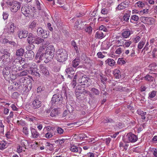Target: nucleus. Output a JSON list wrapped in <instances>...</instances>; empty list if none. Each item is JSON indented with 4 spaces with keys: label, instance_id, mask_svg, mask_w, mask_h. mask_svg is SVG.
Wrapping results in <instances>:
<instances>
[{
    "label": "nucleus",
    "instance_id": "obj_36",
    "mask_svg": "<svg viewBox=\"0 0 157 157\" xmlns=\"http://www.w3.org/2000/svg\"><path fill=\"white\" fill-rule=\"evenodd\" d=\"M131 34V31L129 30L124 31L122 33V36L123 38L128 37Z\"/></svg>",
    "mask_w": 157,
    "mask_h": 157
},
{
    "label": "nucleus",
    "instance_id": "obj_19",
    "mask_svg": "<svg viewBox=\"0 0 157 157\" xmlns=\"http://www.w3.org/2000/svg\"><path fill=\"white\" fill-rule=\"evenodd\" d=\"M28 32L27 31L25 30H21L18 32V35L19 37L21 39L26 37L27 36Z\"/></svg>",
    "mask_w": 157,
    "mask_h": 157
},
{
    "label": "nucleus",
    "instance_id": "obj_7",
    "mask_svg": "<svg viewBox=\"0 0 157 157\" xmlns=\"http://www.w3.org/2000/svg\"><path fill=\"white\" fill-rule=\"evenodd\" d=\"M21 7V5L18 2L13 1L10 3V10L12 12H16Z\"/></svg>",
    "mask_w": 157,
    "mask_h": 157
},
{
    "label": "nucleus",
    "instance_id": "obj_55",
    "mask_svg": "<svg viewBox=\"0 0 157 157\" xmlns=\"http://www.w3.org/2000/svg\"><path fill=\"white\" fill-rule=\"evenodd\" d=\"M31 66L30 67V69H36L37 68V66L36 64L34 62H32L30 64Z\"/></svg>",
    "mask_w": 157,
    "mask_h": 157
},
{
    "label": "nucleus",
    "instance_id": "obj_15",
    "mask_svg": "<svg viewBox=\"0 0 157 157\" xmlns=\"http://www.w3.org/2000/svg\"><path fill=\"white\" fill-rule=\"evenodd\" d=\"M75 27L78 30L83 29L84 27L83 21L80 20H77L75 23Z\"/></svg>",
    "mask_w": 157,
    "mask_h": 157
},
{
    "label": "nucleus",
    "instance_id": "obj_45",
    "mask_svg": "<svg viewBox=\"0 0 157 157\" xmlns=\"http://www.w3.org/2000/svg\"><path fill=\"white\" fill-rule=\"evenodd\" d=\"M77 78H76L75 79V75L74 76L73 79L72 81L71 82L70 84V86L71 87L73 88H74L76 85V79Z\"/></svg>",
    "mask_w": 157,
    "mask_h": 157
},
{
    "label": "nucleus",
    "instance_id": "obj_23",
    "mask_svg": "<svg viewBox=\"0 0 157 157\" xmlns=\"http://www.w3.org/2000/svg\"><path fill=\"white\" fill-rule=\"evenodd\" d=\"M105 36V33H104L101 31H98L95 35V37L98 39H102Z\"/></svg>",
    "mask_w": 157,
    "mask_h": 157
},
{
    "label": "nucleus",
    "instance_id": "obj_51",
    "mask_svg": "<svg viewBox=\"0 0 157 157\" xmlns=\"http://www.w3.org/2000/svg\"><path fill=\"white\" fill-rule=\"evenodd\" d=\"M11 73L12 74H10V79H12V80H14L16 78V72H14V71H12ZM11 73L10 72V74Z\"/></svg>",
    "mask_w": 157,
    "mask_h": 157
},
{
    "label": "nucleus",
    "instance_id": "obj_16",
    "mask_svg": "<svg viewBox=\"0 0 157 157\" xmlns=\"http://www.w3.org/2000/svg\"><path fill=\"white\" fill-rule=\"evenodd\" d=\"M48 56L46 52L44 53H42L40 56L39 59L40 60L43 61L47 63L51 61L50 59H48Z\"/></svg>",
    "mask_w": 157,
    "mask_h": 157
},
{
    "label": "nucleus",
    "instance_id": "obj_9",
    "mask_svg": "<svg viewBox=\"0 0 157 157\" xmlns=\"http://www.w3.org/2000/svg\"><path fill=\"white\" fill-rule=\"evenodd\" d=\"M3 74L5 79L9 82H10V67H7L3 71Z\"/></svg>",
    "mask_w": 157,
    "mask_h": 157
},
{
    "label": "nucleus",
    "instance_id": "obj_18",
    "mask_svg": "<svg viewBox=\"0 0 157 157\" xmlns=\"http://www.w3.org/2000/svg\"><path fill=\"white\" fill-rule=\"evenodd\" d=\"M65 72L68 75V77L70 78H72V76H71L69 74L73 75L75 74V71L73 68L71 67H68L65 70Z\"/></svg>",
    "mask_w": 157,
    "mask_h": 157
},
{
    "label": "nucleus",
    "instance_id": "obj_22",
    "mask_svg": "<svg viewBox=\"0 0 157 157\" xmlns=\"http://www.w3.org/2000/svg\"><path fill=\"white\" fill-rule=\"evenodd\" d=\"M129 145L127 143L124 142H120L119 144V147L120 149H122L123 151L124 150H127Z\"/></svg>",
    "mask_w": 157,
    "mask_h": 157
},
{
    "label": "nucleus",
    "instance_id": "obj_47",
    "mask_svg": "<svg viewBox=\"0 0 157 157\" xmlns=\"http://www.w3.org/2000/svg\"><path fill=\"white\" fill-rule=\"evenodd\" d=\"M31 74L33 75H34L36 76L40 77V74L39 72L36 71H33L31 70Z\"/></svg>",
    "mask_w": 157,
    "mask_h": 157
},
{
    "label": "nucleus",
    "instance_id": "obj_24",
    "mask_svg": "<svg viewBox=\"0 0 157 157\" xmlns=\"http://www.w3.org/2000/svg\"><path fill=\"white\" fill-rule=\"evenodd\" d=\"M37 35L43 37L44 36L45 34L47 35V32H44V30L41 28H39L37 30Z\"/></svg>",
    "mask_w": 157,
    "mask_h": 157
},
{
    "label": "nucleus",
    "instance_id": "obj_53",
    "mask_svg": "<svg viewBox=\"0 0 157 157\" xmlns=\"http://www.w3.org/2000/svg\"><path fill=\"white\" fill-rule=\"evenodd\" d=\"M55 51L54 46L52 45H50L48 46L46 48V51Z\"/></svg>",
    "mask_w": 157,
    "mask_h": 157
},
{
    "label": "nucleus",
    "instance_id": "obj_29",
    "mask_svg": "<svg viewBox=\"0 0 157 157\" xmlns=\"http://www.w3.org/2000/svg\"><path fill=\"white\" fill-rule=\"evenodd\" d=\"M45 52L47 54V55L48 56V59H50L51 60L53 59L54 57L55 53V51H46Z\"/></svg>",
    "mask_w": 157,
    "mask_h": 157
},
{
    "label": "nucleus",
    "instance_id": "obj_49",
    "mask_svg": "<svg viewBox=\"0 0 157 157\" xmlns=\"http://www.w3.org/2000/svg\"><path fill=\"white\" fill-rule=\"evenodd\" d=\"M91 91L95 95H98L99 94L100 91L97 89L94 88H93L91 90Z\"/></svg>",
    "mask_w": 157,
    "mask_h": 157
},
{
    "label": "nucleus",
    "instance_id": "obj_44",
    "mask_svg": "<svg viewBox=\"0 0 157 157\" xmlns=\"http://www.w3.org/2000/svg\"><path fill=\"white\" fill-rule=\"evenodd\" d=\"M28 72L27 70H24L22 71L17 74V75L18 76L20 77H22L23 76H25L28 75Z\"/></svg>",
    "mask_w": 157,
    "mask_h": 157
},
{
    "label": "nucleus",
    "instance_id": "obj_21",
    "mask_svg": "<svg viewBox=\"0 0 157 157\" xmlns=\"http://www.w3.org/2000/svg\"><path fill=\"white\" fill-rule=\"evenodd\" d=\"M59 113V108H55L52 109L51 112L50 116L51 117H56Z\"/></svg>",
    "mask_w": 157,
    "mask_h": 157
},
{
    "label": "nucleus",
    "instance_id": "obj_5",
    "mask_svg": "<svg viewBox=\"0 0 157 157\" xmlns=\"http://www.w3.org/2000/svg\"><path fill=\"white\" fill-rule=\"evenodd\" d=\"M63 99L62 95L59 94H54L52 98L51 103L52 105L56 103L58 104L59 102H61Z\"/></svg>",
    "mask_w": 157,
    "mask_h": 157
},
{
    "label": "nucleus",
    "instance_id": "obj_31",
    "mask_svg": "<svg viewBox=\"0 0 157 157\" xmlns=\"http://www.w3.org/2000/svg\"><path fill=\"white\" fill-rule=\"evenodd\" d=\"M106 64H107L109 66L111 67L114 66L115 65V62L113 59L108 58L105 61Z\"/></svg>",
    "mask_w": 157,
    "mask_h": 157
},
{
    "label": "nucleus",
    "instance_id": "obj_26",
    "mask_svg": "<svg viewBox=\"0 0 157 157\" xmlns=\"http://www.w3.org/2000/svg\"><path fill=\"white\" fill-rule=\"evenodd\" d=\"M116 42L117 44H123L124 43V38L121 36H117L116 37Z\"/></svg>",
    "mask_w": 157,
    "mask_h": 157
},
{
    "label": "nucleus",
    "instance_id": "obj_20",
    "mask_svg": "<svg viewBox=\"0 0 157 157\" xmlns=\"http://www.w3.org/2000/svg\"><path fill=\"white\" fill-rule=\"evenodd\" d=\"M18 60L15 59L12 62V66L10 67V69L12 70V71H13L14 72H17V64H18L17 62Z\"/></svg>",
    "mask_w": 157,
    "mask_h": 157
},
{
    "label": "nucleus",
    "instance_id": "obj_12",
    "mask_svg": "<svg viewBox=\"0 0 157 157\" xmlns=\"http://www.w3.org/2000/svg\"><path fill=\"white\" fill-rule=\"evenodd\" d=\"M70 150L72 152H76L79 154H80L82 151V148L81 147L74 144L71 145Z\"/></svg>",
    "mask_w": 157,
    "mask_h": 157
},
{
    "label": "nucleus",
    "instance_id": "obj_56",
    "mask_svg": "<svg viewBox=\"0 0 157 157\" xmlns=\"http://www.w3.org/2000/svg\"><path fill=\"white\" fill-rule=\"evenodd\" d=\"M138 7L142 8L144 6V4L141 1H139L136 4Z\"/></svg>",
    "mask_w": 157,
    "mask_h": 157
},
{
    "label": "nucleus",
    "instance_id": "obj_34",
    "mask_svg": "<svg viewBox=\"0 0 157 157\" xmlns=\"http://www.w3.org/2000/svg\"><path fill=\"white\" fill-rule=\"evenodd\" d=\"M11 85L10 86L11 90H15L17 89V88L19 84L16 82H13L11 83Z\"/></svg>",
    "mask_w": 157,
    "mask_h": 157
},
{
    "label": "nucleus",
    "instance_id": "obj_50",
    "mask_svg": "<svg viewBox=\"0 0 157 157\" xmlns=\"http://www.w3.org/2000/svg\"><path fill=\"white\" fill-rule=\"evenodd\" d=\"M129 14L128 13H126L123 16V19L124 21H126V22H128V21L129 19Z\"/></svg>",
    "mask_w": 157,
    "mask_h": 157
},
{
    "label": "nucleus",
    "instance_id": "obj_8",
    "mask_svg": "<svg viewBox=\"0 0 157 157\" xmlns=\"http://www.w3.org/2000/svg\"><path fill=\"white\" fill-rule=\"evenodd\" d=\"M26 81V84L25 85V87L28 89V90H30L32 88V80L28 78L26 80L25 79L22 78L20 80L21 85H24V82L23 81Z\"/></svg>",
    "mask_w": 157,
    "mask_h": 157
},
{
    "label": "nucleus",
    "instance_id": "obj_14",
    "mask_svg": "<svg viewBox=\"0 0 157 157\" xmlns=\"http://www.w3.org/2000/svg\"><path fill=\"white\" fill-rule=\"evenodd\" d=\"M140 20L144 24L151 25L152 23L151 18L148 17H141L140 18Z\"/></svg>",
    "mask_w": 157,
    "mask_h": 157
},
{
    "label": "nucleus",
    "instance_id": "obj_58",
    "mask_svg": "<svg viewBox=\"0 0 157 157\" xmlns=\"http://www.w3.org/2000/svg\"><path fill=\"white\" fill-rule=\"evenodd\" d=\"M100 77V79L101 80L102 83L103 84H104L105 82L107 80L106 77L105 76H102L101 75Z\"/></svg>",
    "mask_w": 157,
    "mask_h": 157
},
{
    "label": "nucleus",
    "instance_id": "obj_30",
    "mask_svg": "<svg viewBox=\"0 0 157 157\" xmlns=\"http://www.w3.org/2000/svg\"><path fill=\"white\" fill-rule=\"evenodd\" d=\"M50 44V42L48 40H45L44 39V42L43 43H42V47L40 48L38 50L39 52H40V50H44V48H46L47 46H48Z\"/></svg>",
    "mask_w": 157,
    "mask_h": 157
},
{
    "label": "nucleus",
    "instance_id": "obj_11",
    "mask_svg": "<svg viewBox=\"0 0 157 157\" xmlns=\"http://www.w3.org/2000/svg\"><path fill=\"white\" fill-rule=\"evenodd\" d=\"M40 72L45 76H48L49 74V72L47 68L43 64H40L39 66Z\"/></svg>",
    "mask_w": 157,
    "mask_h": 157
},
{
    "label": "nucleus",
    "instance_id": "obj_54",
    "mask_svg": "<svg viewBox=\"0 0 157 157\" xmlns=\"http://www.w3.org/2000/svg\"><path fill=\"white\" fill-rule=\"evenodd\" d=\"M16 28V26L14 23H12L10 25V33H13L14 29Z\"/></svg>",
    "mask_w": 157,
    "mask_h": 157
},
{
    "label": "nucleus",
    "instance_id": "obj_17",
    "mask_svg": "<svg viewBox=\"0 0 157 157\" xmlns=\"http://www.w3.org/2000/svg\"><path fill=\"white\" fill-rule=\"evenodd\" d=\"M25 56V58L29 60L32 59L34 57V53L32 50L28 51L26 52Z\"/></svg>",
    "mask_w": 157,
    "mask_h": 157
},
{
    "label": "nucleus",
    "instance_id": "obj_2",
    "mask_svg": "<svg viewBox=\"0 0 157 157\" xmlns=\"http://www.w3.org/2000/svg\"><path fill=\"white\" fill-rule=\"evenodd\" d=\"M56 55L57 61L59 62H63L67 59L68 52L64 49L62 48L58 49L56 52Z\"/></svg>",
    "mask_w": 157,
    "mask_h": 157
},
{
    "label": "nucleus",
    "instance_id": "obj_33",
    "mask_svg": "<svg viewBox=\"0 0 157 157\" xmlns=\"http://www.w3.org/2000/svg\"><path fill=\"white\" fill-rule=\"evenodd\" d=\"M44 42V39L39 37H37L34 39V43L37 44H42Z\"/></svg>",
    "mask_w": 157,
    "mask_h": 157
},
{
    "label": "nucleus",
    "instance_id": "obj_10",
    "mask_svg": "<svg viewBox=\"0 0 157 157\" xmlns=\"http://www.w3.org/2000/svg\"><path fill=\"white\" fill-rule=\"evenodd\" d=\"M47 130V132L45 134V137L46 138H50L55 134L56 130L55 128H48Z\"/></svg>",
    "mask_w": 157,
    "mask_h": 157
},
{
    "label": "nucleus",
    "instance_id": "obj_48",
    "mask_svg": "<svg viewBox=\"0 0 157 157\" xmlns=\"http://www.w3.org/2000/svg\"><path fill=\"white\" fill-rule=\"evenodd\" d=\"M45 145L46 146L49 147V149L50 150H52L53 149V147L54 146V144H51L50 143L47 142L45 144Z\"/></svg>",
    "mask_w": 157,
    "mask_h": 157
},
{
    "label": "nucleus",
    "instance_id": "obj_6",
    "mask_svg": "<svg viewBox=\"0 0 157 157\" xmlns=\"http://www.w3.org/2000/svg\"><path fill=\"white\" fill-rule=\"evenodd\" d=\"M127 142L128 143H134L138 140L136 136L132 133H129L126 136Z\"/></svg>",
    "mask_w": 157,
    "mask_h": 157
},
{
    "label": "nucleus",
    "instance_id": "obj_3",
    "mask_svg": "<svg viewBox=\"0 0 157 157\" xmlns=\"http://www.w3.org/2000/svg\"><path fill=\"white\" fill-rule=\"evenodd\" d=\"M36 8L34 7L31 6H24L21 8V11L22 13L25 16H27L29 14L32 13H34L36 10Z\"/></svg>",
    "mask_w": 157,
    "mask_h": 157
},
{
    "label": "nucleus",
    "instance_id": "obj_42",
    "mask_svg": "<svg viewBox=\"0 0 157 157\" xmlns=\"http://www.w3.org/2000/svg\"><path fill=\"white\" fill-rule=\"evenodd\" d=\"M21 144L23 147H24L26 148V147L29 145V143L27 140H23L21 141Z\"/></svg>",
    "mask_w": 157,
    "mask_h": 157
},
{
    "label": "nucleus",
    "instance_id": "obj_61",
    "mask_svg": "<svg viewBox=\"0 0 157 157\" xmlns=\"http://www.w3.org/2000/svg\"><path fill=\"white\" fill-rule=\"evenodd\" d=\"M36 1V5L37 9L40 10H41V7L40 6V3L39 2L38 0H35Z\"/></svg>",
    "mask_w": 157,
    "mask_h": 157
},
{
    "label": "nucleus",
    "instance_id": "obj_41",
    "mask_svg": "<svg viewBox=\"0 0 157 157\" xmlns=\"http://www.w3.org/2000/svg\"><path fill=\"white\" fill-rule=\"evenodd\" d=\"M124 3L121 2L116 8V10H121L126 8Z\"/></svg>",
    "mask_w": 157,
    "mask_h": 157
},
{
    "label": "nucleus",
    "instance_id": "obj_40",
    "mask_svg": "<svg viewBox=\"0 0 157 157\" xmlns=\"http://www.w3.org/2000/svg\"><path fill=\"white\" fill-rule=\"evenodd\" d=\"M17 44L14 41L10 42V48L13 51L16 49Z\"/></svg>",
    "mask_w": 157,
    "mask_h": 157
},
{
    "label": "nucleus",
    "instance_id": "obj_1",
    "mask_svg": "<svg viewBox=\"0 0 157 157\" xmlns=\"http://www.w3.org/2000/svg\"><path fill=\"white\" fill-rule=\"evenodd\" d=\"M78 78V82L82 85H86L87 87L89 86L88 83L89 78L86 75L80 71L77 72L75 75V78Z\"/></svg>",
    "mask_w": 157,
    "mask_h": 157
},
{
    "label": "nucleus",
    "instance_id": "obj_39",
    "mask_svg": "<svg viewBox=\"0 0 157 157\" xmlns=\"http://www.w3.org/2000/svg\"><path fill=\"white\" fill-rule=\"evenodd\" d=\"M139 20L138 17L136 15L132 16L130 20V22L134 23V21H137Z\"/></svg>",
    "mask_w": 157,
    "mask_h": 157
},
{
    "label": "nucleus",
    "instance_id": "obj_35",
    "mask_svg": "<svg viewBox=\"0 0 157 157\" xmlns=\"http://www.w3.org/2000/svg\"><path fill=\"white\" fill-rule=\"evenodd\" d=\"M24 53V49L22 48H20L17 50L16 55L17 56H22L23 55Z\"/></svg>",
    "mask_w": 157,
    "mask_h": 157
},
{
    "label": "nucleus",
    "instance_id": "obj_52",
    "mask_svg": "<svg viewBox=\"0 0 157 157\" xmlns=\"http://www.w3.org/2000/svg\"><path fill=\"white\" fill-rule=\"evenodd\" d=\"M157 92L156 91H153L149 93V97L150 98H153L156 95Z\"/></svg>",
    "mask_w": 157,
    "mask_h": 157
},
{
    "label": "nucleus",
    "instance_id": "obj_60",
    "mask_svg": "<svg viewBox=\"0 0 157 157\" xmlns=\"http://www.w3.org/2000/svg\"><path fill=\"white\" fill-rule=\"evenodd\" d=\"M99 31H103L104 33H105L107 30V29L103 25H101V26H100L99 27Z\"/></svg>",
    "mask_w": 157,
    "mask_h": 157
},
{
    "label": "nucleus",
    "instance_id": "obj_37",
    "mask_svg": "<svg viewBox=\"0 0 157 157\" xmlns=\"http://www.w3.org/2000/svg\"><path fill=\"white\" fill-rule=\"evenodd\" d=\"M7 146L6 143L4 141H1L0 142V149L3 150Z\"/></svg>",
    "mask_w": 157,
    "mask_h": 157
},
{
    "label": "nucleus",
    "instance_id": "obj_38",
    "mask_svg": "<svg viewBox=\"0 0 157 157\" xmlns=\"http://www.w3.org/2000/svg\"><path fill=\"white\" fill-rule=\"evenodd\" d=\"M79 60L78 59H75L72 62V65L74 67H76L79 64Z\"/></svg>",
    "mask_w": 157,
    "mask_h": 157
},
{
    "label": "nucleus",
    "instance_id": "obj_43",
    "mask_svg": "<svg viewBox=\"0 0 157 157\" xmlns=\"http://www.w3.org/2000/svg\"><path fill=\"white\" fill-rule=\"evenodd\" d=\"M71 44L72 46L74 47L75 50L76 51V52H79L78 48L76 43L74 40H72L71 42Z\"/></svg>",
    "mask_w": 157,
    "mask_h": 157
},
{
    "label": "nucleus",
    "instance_id": "obj_28",
    "mask_svg": "<svg viewBox=\"0 0 157 157\" xmlns=\"http://www.w3.org/2000/svg\"><path fill=\"white\" fill-rule=\"evenodd\" d=\"M38 25L37 21H33L30 23L29 28L32 30H34L36 29V27Z\"/></svg>",
    "mask_w": 157,
    "mask_h": 157
},
{
    "label": "nucleus",
    "instance_id": "obj_4",
    "mask_svg": "<svg viewBox=\"0 0 157 157\" xmlns=\"http://www.w3.org/2000/svg\"><path fill=\"white\" fill-rule=\"evenodd\" d=\"M41 105V101L39 100L38 97L34 98L31 101L30 106L32 108L35 109L39 108Z\"/></svg>",
    "mask_w": 157,
    "mask_h": 157
},
{
    "label": "nucleus",
    "instance_id": "obj_27",
    "mask_svg": "<svg viewBox=\"0 0 157 157\" xmlns=\"http://www.w3.org/2000/svg\"><path fill=\"white\" fill-rule=\"evenodd\" d=\"M32 135L34 138H38L39 136V134L37 132L36 130L33 128L31 129Z\"/></svg>",
    "mask_w": 157,
    "mask_h": 157
},
{
    "label": "nucleus",
    "instance_id": "obj_13",
    "mask_svg": "<svg viewBox=\"0 0 157 157\" xmlns=\"http://www.w3.org/2000/svg\"><path fill=\"white\" fill-rule=\"evenodd\" d=\"M34 36L32 33H29L28 37L27 42L29 44H31L30 47L32 48H33L35 47L34 45L33 44L34 43Z\"/></svg>",
    "mask_w": 157,
    "mask_h": 157
},
{
    "label": "nucleus",
    "instance_id": "obj_46",
    "mask_svg": "<svg viewBox=\"0 0 157 157\" xmlns=\"http://www.w3.org/2000/svg\"><path fill=\"white\" fill-rule=\"evenodd\" d=\"M145 78L146 80L150 82L152 81L154 79V78L153 77L149 75H146L145 77Z\"/></svg>",
    "mask_w": 157,
    "mask_h": 157
},
{
    "label": "nucleus",
    "instance_id": "obj_25",
    "mask_svg": "<svg viewBox=\"0 0 157 157\" xmlns=\"http://www.w3.org/2000/svg\"><path fill=\"white\" fill-rule=\"evenodd\" d=\"M10 53L6 51H5V54L2 56L3 60L5 61H8L10 60Z\"/></svg>",
    "mask_w": 157,
    "mask_h": 157
},
{
    "label": "nucleus",
    "instance_id": "obj_32",
    "mask_svg": "<svg viewBox=\"0 0 157 157\" xmlns=\"http://www.w3.org/2000/svg\"><path fill=\"white\" fill-rule=\"evenodd\" d=\"M113 74L116 78L119 79L121 76V73L119 70L115 69L113 72Z\"/></svg>",
    "mask_w": 157,
    "mask_h": 157
},
{
    "label": "nucleus",
    "instance_id": "obj_64",
    "mask_svg": "<svg viewBox=\"0 0 157 157\" xmlns=\"http://www.w3.org/2000/svg\"><path fill=\"white\" fill-rule=\"evenodd\" d=\"M47 27L48 29L51 31H52L53 30V29L52 26L51 24L50 23H48L47 24Z\"/></svg>",
    "mask_w": 157,
    "mask_h": 157
},
{
    "label": "nucleus",
    "instance_id": "obj_57",
    "mask_svg": "<svg viewBox=\"0 0 157 157\" xmlns=\"http://www.w3.org/2000/svg\"><path fill=\"white\" fill-rule=\"evenodd\" d=\"M81 94V90H77L75 91V94L76 98H78L80 96Z\"/></svg>",
    "mask_w": 157,
    "mask_h": 157
},
{
    "label": "nucleus",
    "instance_id": "obj_62",
    "mask_svg": "<svg viewBox=\"0 0 157 157\" xmlns=\"http://www.w3.org/2000/svg\"><path fill=\"white\" fill-rule=\"evenodd\" d=\"M144 44V42L143 41H140L138 44V48L140 49H141L143 47Z\"/></svg>",
    "mask_w": 157,
    "mask_h": 157
},
{
    "label": "nucleus",
    "instance_id": "obj_63",
    "mask_svg": "<svg viewBox=\"0 0 157 157\" xmlns=\"http://www.w3.org/2000/svg\"><path fill=\"white\" fill-rule=\"evenodd\" d=\"M56 130L58 133L60 134H62L63 132V130L60 127L57 128Z\"/></svg>",
    "mask_w": 157,
    "mask_h": 157
},
{
    "label": "nucleus",
    "instance_id": "obj_59",
    "mask_svg": "<svg viewBox=\"0 0 157 157\" xmlns=\"http://www.w3.org/2000/svg\"><path fill=\"white\" fill-rule=\"evenodd\" d=\"M137 113L138 114L140 115H145L146 113V112H144L143 111L141 110V109H138L137 111Z\"/></svg>",
    "mask_w": 157,
    "mask_h": 157
}]
</instances>
